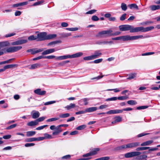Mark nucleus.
Segmentation results:
<instances>
[{"label": "nucleus", "instance_id": "37", "mask_svg": "<svg viewBox=\"0 0 160 160\" xmlns=\"http://www.w3.org/2000/svg\"><path fill=\"white\" fill-rule=\"evenodd\" d=\"M127 103L130 105H135L137 104V102L135 100H130L127 102Z\"/></svg>", "mask_w": 160, "mask_h": 160}, {"label": "nucleus", "instance_id": "48", "mask_svg": "<svg viewBox=\"0 0 160 160\" xmlns=\"http://www.w3.org/2000/svg\"><path fill=\"white\" fill-rule=\"evenodd\" d=\"M128 96H120L117 98V99L119 100H126L128 99Z\"/></svg>", "mask_w": 160, "mask_h": 160}, {"label": "nucleus", "instance_id": "47", "mask_svg": "<svg viewBox=\"0 0 160 160\" xmlns=\"http://www.w3.org/2000/svg\"><path fill=\"white\" fill-rule=\"evenodd\" d=\"M102 61V59L101 58L94 60L93 61L91 62L90 63H98L101 62Z\"/></svg>", "mask_w": 160, "mask_h": 160}, {"label": "nucleus", "instance_id": "62", "mask_svg": "<svg viewBox=\"0 0 160 160\" xmlns=\"http://www.w3.org/2000/svg\"><path fill=\"white\" fill-rule=\"evenodd\" d=\"M48 126L47 125H44L42 126H40L36 128V129L38 130H41L43 129L44 128Z\"/></svg>", "mask_w": 160, "mask_h": 160}, {"label": "nucleus", "instance_id": "15", "mask_svg": "<svg viewBox=\"0 0 160 160\" xmlns=\"http://www.w3.org/2000/svg\"><path fill=\"white\" fill-rule=\"evenodd\" d=\"M68 58H71L72 56L71 55H63L62 56H60L57 57L56 58V59L57 60H61L65 59Z\"/></svg>", "mask_w": 160, "mask_h": 160}, {"label": "nucleus", "instance_id": "49", "mask_svg": "<svg viewBox=\"0 0 160 160\" xmlns=\"http://www.w3.org/2000/svg\"><path fill=\"white\" fill-rule=\"evenodd\" d=\"M59 119V118H52L50 119H49L46 120L47 122H53L54 121H56Z\"/></svg>", "mask_w": 160, "mask_h": 160}, {"label": "nucleus", "instance_id": "33", "mask_svg": "<svg viewBox=\"0 0 160 160\" xmlns=\"http://www.w3.org/2000/svg\"><path fill=\"white\" fill-rule=\"evenodd\" d=\"M83 59L86 61H89L94 59L92 55L85 57L83 58Z\"/></svg>", "mask_w": 160, "mask_h": 160}, {"label": "nucleus", "instance_id": "31", "mask_svg": "<svg viewBox=\"0 0 160 160\" xmlns=\"http://www.w3.org/2000/svg\"><path fill=\"white\" fill-rule=\"evenodd\" d=\"M76 107V105L74 104L70 103L69 105H68L65 107L68 110H69L71 108H74Z\"/></svg>", "mask_w": 160, "mask_h": 160}, {"label": "nucleus", "instance_id": "21", "mask_svg": "<svg viewBox=\"0 0 160 160\" xmlns=\"http://www.w3.org/2000/svg\"><path fill=\"white\" fill-rule=\"evenodd\" d=\"M97 108L96 107H92L86 108L85 110L87 112H92L97 110Z\"/></svg>", "mask_w": 160, "mask_h": 160}, {"label": "nucleus", "instance_id": "36", "mask_svg": "<svg viewBox=\"0 0 160 160\" xmlns=\"http://www.w3.org/2000/svg\"><path fill=\"white\" fill-rule=\"evenodd\" d=\"M60 35L61 36L62 38H66L68 36H70L71 35V33H61L60 34Z\"/></svg>", "mask_w": 160, "mask_h": 160}, {"label": "nucleus", "instance_id": "25", "mask_svg": "<svg viewBox=\"0 0 160 160\" xmlns=\"http://www.w3.org/2000/svg\"><path fill=\"white\" fill-rule=\"evenodd\" d=\"M38 124V123L36 120H35L34 121H32L30 122H28L27 123V125L29 126H35Z\"/></svg>", "mask_w": 160, "mask_h": 160}, {"label": "nucleus", "instance_id": "28", "mask_svg": "<svg viewBox=\"0 0 160 160\" xmlns=\"http://www.w3.org/2000/svg\"><path fill=\"white\" fill-rule=\"evenodd\" d=\"M127 145H122L120 146H118L116 148V149L117 150H121L123 149H126Z\"/></svg>", "mask_w": 160, "mask_h": 160}, {"label": "nucleus", "instance_id": "23", "mask_svg": "<svg viewBox=\"0 0 160 160\" xmlns=\"http://www.w3.org/2000/svg\"><path fill=\"white\" fill-rule=\"evenodd\" d=\"M40 115V113L38 111H36L32 113V118L33 119H36L39 117Z\"/></svg>", "mask_w": 160, "mask_h": 160}, {"label": "nucleus", "instance_id": "9", "mask_svg": "<svg viewBox=\"0 0 160 160\" xmlns=\"http://www.w3.org/2000/svg\"><path fill=\"white\" fill-rule=\"evenodd\" d=\"M10 45V42L8 41L0 42V50L1 48L5 47H8ZM4 52L2 51H0V56L3 55Z\"/></svg>", "mask_w": 160, "mask_h": 160}, {"label": "nucleus", "instance_id": "4", "mask_svg": "<svg viewBox=\"0 0 160 160\" xmlns=\"http://www.w3.org/2000/svg\"><path fill=\"white\" fill-rule=\"evenodd\" d=\"M112 32V30H104L99 32L96 35V37L102 38L107 37L111 36V32Z\"/></svg>", "mask_w": 160, "mask_h": 160}, {"label": "nucleus", "instance_id": "42", "mask_svg": "<svg viewBox=\"0 0 160 160\" xmlns=\"http://www.w3.org/2000/svg\"><path fill=\"white\" fill-rule=\"evenodd\" d=\"M70 116V114L69 113H66L61 114L59 115V117L61 118H66Z\"/></svg>", "mask_w": 160, "mask_h": 160}, {"label": "nucleus", "instance_id": "16", "mask_svg": "<svg viewBox=\"0 0 160 160\" xmlns=\"http://www.w3.org/2000/svg\"><path fill=\"white\" fill-rule=\"evenodd\" d=\"M102 55L101 52V51L100 50H98L95 51L94 54L92 55L94 59L98 58L99 56Z\"/></svg>", "mask_w": 160, "mask_h": 160}, {"label": "nucleus", "instance_id": "17", "mask_svg": "<svg viewBox=\"0 0 160 160\" xmlns=\"http://www.w3.org/2000/svg\"><path fill=\"white\" fill-rule=\"evenodd\" d=\"M55 51L54 48H51L46 50L45 51H43L42 53V54L43 55H45L46 54H49L54 52Z\"/></svg>", "mask_w": 160, "mask_h": 160}, {"label": "nucleus", "instance_id": "2", "mask_svg": "<svg viewBox=\"0 0 160 160\" xmlns=\"http://www.w3.org/2000/svg\"><path fill=\"white\" fill-rule=\"evenodd\" d=\"M119 28L120 30L121 31L129 30L130 33H134L137 32V27L134 28L133 26L129 25H121Z\"/></svg>", "mask_w": 160, "mask_h": 160}, {"label": "nucleus", "instance_id": "55", "mask_svg": "<svg viewBox=\"0 0 160 160\" xmlns=\"http://www.w3.org/2000/svg\"><path fill=\"white\" fill-rule=\"evenodd\" d=\"M91 19L94 21H97L99 20V18L96 15L93 16L92 17Z\"/></svg>", "mask_w": 160, "mask_h": 160}, {"label": "nucleus", "instance_id": "44", "mask_svg": "<svg viewBox=\"0 0 160 160\" xmlns=\"http://www.w3.org/2000/svg\"><path fill=\"white\" fill-rule=\"evenodd\" d=\"M16 65V64H11V65H8L4 66V68H5V70L8 68H12Z\"/></svg>", "mask_w": 160, "mask_h": 160}, {"label": "nucleus", "instance_id": "51", "mask_svg": "<svg viewBox=\"0 0 160 160\" xmlns=\"http://www.w3.org/2000/svg\"><path fill=\"white\" fill-rule=\"evenodd\" d=\"M111 36H117L118 35L120 34L121 32H115L113 33V31L112 30V32L111 33Z\"/></svg>", "mask_w": 160, "mask_h": 160}, {"label": "nucleus", "instance_id": "40", "mask_svg": "<svg viewBox=\"0 0 160 160\" xmlns=\"http://www.w3.org/2000/svg\"><path fill=\"white\" fill-rule=\"evenodd\" d=\"M37 36H34L33 35H31L30 36H29L28 38V39L29 41H32V40H34L37 39Z\"/></svg>", "mask_w": 160, "mask_h": 160}, {"label": "nucleus", "instance_id": "18", "mask_svg": "<svg viewBox=\"0 0 160 160\" xmlns=\"http://www.w3.org/2000/svg\"><path fill=\"white\" fill-rule=\"evenodd\" d=\"M41 66V64L39 63H36L31 65L29 69H34L40 68Z\"/></svg>", "mask_w": 160, "mask_h": 160}, {"label": "nucleus", "instance_id": "32", "mask_svg": "<svg viewBox=\"0 0 160 160\" xmlns=\"http://www.w3.org/2000/svg\"><path fill=\"white\" fill-rule=\"evenodd\" d=\"M36 133L35 131H28L27 132V136L28 137H31L34 135Z\"/></svg>", "mask_w": 160, "mask_h": 160}, {"label": "nucleus", "instance_id": "64", "mask_svg": "<svg viewBox=\"0 0 160 160\" xmlns=\"http://www.w3.org/2000/svg\"><path fill=\"white\" fill-rule=\"evenodd\" d=\"M11 137V135H8L5 136H3L2 138V139L4 138L6 139H10Z\"/></svg>", "mask_w": 160, "mask_h": 160}, {"label": "nucleus", "instance_id": "1", "mask_svg": "<svg viewBox=\"0 0 160 160\" xmlns=\"http://www.w3.org/2000/svg\"><path fill=\"white\" fill-rule=\"evenodd\" d=\"M57 36L56 34L47 35L45 32H41L37 34V41H44L46 40L50 39L55 38Z\"/></svg>", "mask_w": 160, "mask_h": 160}, {"label": "nucleus", "instance_id": "8", "mask_svg": "<svg viewBox=\"0 0 160 160\" xmlns=\"http://www.w3.org/2000/svg\"><path fill=\"white\" fill-rule=\"evenodd\" d=\"M99 150L100 149L99 148H95L92 151H91L89 153L83 155L82 156L84 158L89 157L90 156L96 154L97 153V152L99 151Z\"/></svg>", "mask_w": 160, "mask_h": 160}, {"label": "nucleus", "instance_id": "43", "mask_svg": "<svg viewBox=\"0 0 160 160\" xmlns=\"http://www.w3.org/2000/svg\"><path fill=\"white\" fill-rule=\"evenodd\" d=\"M26 142H31L34 141H36V138H27L25 140Z\"/></svg>", "mask_w": 160, "mask_h": 160}, {"label": "nucleus", "instance_id": "58", "mask_svg": "<svg viewBox=\"0 0 160 160\" xmlns=\"http://www.w3.org/2000/svg\"><path fill=\"white\" fill-rule=\"evenodd\" d=\"M44 135L45 139H50L52 138V136L51 135L47 133H45Z\"/></svg>", "mask_w": 160, "mask_h": 160}, {"label": "nucleus", "instance_id": "59", "mask_svg": "<svg viewBox=\"0 0 160 160\" xmlns=\"http://www.w3.org/2000/svg\"><path fill=\"white\" fill-rule=\"evenodd\" d=\"M55 131L58 132V133H60L62 131V130L58 126L56 127Z\"/></svg>", "mask_w": 160, "mask_h": 160}, {"label": "nucleus", "instance_id": "52", "mask_svg": "<svg viewBox=\"0 0 160 160\" xmlns=\"http://www.w3.org/2000/svg\"><path fill=\"white\" fill-rule=\"evenodd\" d=\"M117 99V97H113L111 98H108L106 100V101H115Z\"/></svg>", "mask_w": 160, "mask_h": 160}, {"label": "nucleus", "instance_id": "13", "mask_svg": "<svg viewBox=\"0 0 160 160\" xmlns=\"http://www.w3.org/2000/svg\"><path fill=\"white\" fill-rule=\"evenodd\" d=\"M123 112L122 109L112 110L107 112L106 113L108 114H112L121 113Z\"/></svg>", "mask_w": 160, "mask_h": 160}, {"label": "nucleus", "instance_id": "5", "mask_svg": "<svg viewBox=\"0 0 160 160\" xmlns=\"http://www.w3.org/2000/svg\"><path fill=\"white\" fill-rule=\"evenodd\" d=\"M141 153L140 152H132L125 153L124 157L126 158H131L140 155Z\"/></svg>", "mask_w": 160, "mask_h": 160}, {"label": "nucleus", "instance_id": "26", "mask_svg": "<svg viewBox=\"0 0 160 160\" xmlns=\"http://www.w3.org/2000/svg\"><path fill=\"white\" fill-rule=\"evenodd\" d=\"M83 53L82 52H79L71 55L72 58H74L80 57L82 56Z\"/></svg>", "mask_w": 160, "mask_h": 160}, {"label": "nucleus", "instance_id": "30", "mask_svg": "<svg viewBox=\"0 0 160 160\" xmlns=\"http://www.w3.org/2000/svg\"><path fill=\"white\" fill-rule=\"evenodd\" d=\"M90 100V99L89 98H85L83 99H82L80 100L79 102H84V104L85 105H87L88 104V101Z\"/></svg>", "mask_w": 160, "mask_h": 160}, {"label": "nucleus", "instance_id": "12", "mask_svg": "<svg viewBox=\"0 0 160 160\" xmlns=\"http://www.w3.org/2000/svg\"><path fill=\"white\" fill-rule=\"evenodd\" d=\"M27 42V40L22 39L18 40L15 42H13L12 43V45H17L24 44Z\"/></svg>", "mask_w": 160, "mask_h": 160}, {"label": "nucleus", "instance_id": "57", "mask_svg": "<svg viewBox=\"0 0 160 160\" xmlns=\"http://www.w3.org/2000/svg\"><path fill=\"white\" fill-rule=\"evenodd\" d=\"M56 102V101H49L48 102H47L44 103V105H49L53 103H54Z\"/></svg>", "mask_w": 160, "mask_h": 160}, {"label": "nucleus", "instance_id": "60", "mask_svg": "<svg viewBox=\"0 0 160 160\" xmlns=\"http://www.w3.org/2000/svg\"><path fill=\"white\" fill-rule=\"evenodd\" d=\"M56 57L55 56H54V55H50V56H44V58H47V59H53V58H56Z\"/></svg>", "mask_w": 160, "mask_h": 160}, {"label": "nucleus", "instance_id": "41", "mask_svg": "<svg viewBox=\"0 0 160 160\" xmlns=\"http://www.w3.org/2000/svg\"><path fill=\"white\" fill-rule=\"evenodd\" d=\"M46 118V117H42L38 118L36 119L38 123L39 122H41L43 121Z\"/></svg>", "mask_w": 160, "mask_h": 160}, {"label": "nucleus", "instance_id": "29", "mask_svg": "<svg viewBox=\"0 0 160 160\" xmlns=\"http://www.w3.org/2000/svg\"><path fill=\"white\" fill-rule=\"evenodd\" d=\"M136 74L135 73H131L129 75L127 79L128 80H131L134 78L136 77Z\"/></svg>", "mask_w": 160, "mask_h": 160}, {"label": "nucleus", "instance_id": "11", "mask_svg": "<svg viewBox=\"0 0 160 160\" xmlns=\"http://www.w3.org/2000/svg\"><path fill=\"white\" fill-rule=\"evenodd\" d=\"M37 48L30 49H28L27 52H31V54L34 55L37 53L41 52L44 50L43 48H40L38 50H36Z\"/></svg>", "mask_w": 160, "mask_h": 160}, {"label": "nucleus", "instance_id": "14", "mask_svg": "<svg viewBox=\"0 0 160 160\" xmlns=\"http://www.w3.org/2000/svg\"><path fill=\"white\" fill-rule=\"evenodd\" d=\"M34 92L36 94L41 96L44 95H45L46 93V91H41V89H37L35 90Z\"/></svg>", "mask_w": 160, "mask_h": 160}, {"label": "nucleus", "instance_id": "22", "mask_svg": "<svg viewBox=\"0 0 160 160\" xmlns=\"http://www.w3.org/2000/svg\"><path fill=\"white\" fill-rule=\"evenodd\" d=\"M121 38L123 41H131V36L128 35L122 36Z\"/></svg>", "mask_w": 160, "mask_h": 160}, {"label": "nucleus", "instance_id": "35", "mask_svg": "<svg viewBox=\"0 0 160 160\" xmlns=\"http://www.w3.org/2000/svg\"><path fill=\"white\" fill-rule=\"evenodd\" d=\"M128 7L130 8H136L137 9H138V6L135 4H132L128 5Z\"/></svg>", "mask_w": 160, "mask_h": 160}, {"label": "nucleus", "instance_id": "56", "mask_svg": "<svg viewBox=\"0 0 160 160\" xmlns=\"http://www.w3.org/2000/svg\"><path fill=\"white\" fill-rule=\"evenodd\" d=\"M127 15L126 13L123 14L120 17V19L121 21H123L126 19V16Z\"/></svg>", "mask_w": 160, "mask_h": 160}, {"label": "nucleus", "instance_id": "38", "mask_svg": "<svg viewBox=\"0 0 160 160\" xmlns=\"http://www.w3.org/2000/svg\"><path fill=\"white\" fill-rule=\"evenodd\" d=\"M137 159L138 160L143 159H145L147 157V156L145 155H143L137 156Z\"/></svg>", "mask_w": 160, "mask_h": 160}, {"label": "nucleus", "instance_id": "6", "mask_svg": "<svg viewBox=\"0 0 160 160\" xmlns=\"http://www.w3.org/2000/svg\"><path fill=\"white\" fill-rule=\"evenodd\" d=\"M154 28V27L153 26H150L146 28H144L143 27H137V32H147Z\"/></svg>", "mask_w": 160, "mask_h": 160}, {"label": "nucleus", "instance_id": "10", "mask_svg": "<svg viewBox=\"0 0 160 160\" xmlns=\"http://www.w3.org/2000/svg\"><path fill=\"white\" fill-rule=\"evenodd\" d=\"M126 145L127 148L133 149L139 146L140 143L139 142H134L128 143Z\"/></svg>", "mask_w": 160, "mask_h": 160}, {"label": "nucleus", "instance_id": "50", "mask_svg": "<svg viewBox=\"0 0 160 160\" xmlns=\"http://www.w3.org/2000/svg\"><path fill=\"white\" fill-rule=\"evenodd\" d=\"M148 107L147 106H142L138 107L137 108V109L138 110L144 109H146Z\"/></svg>", "mask_w": 160, "mask_h": 160}, {"label": "nucleus", "instance_id": "19", "mask_svg": "<svg viewBox=\"0 0 160 160\" xmlns=\"http://www.w3.org/2000/svg\"><path fill=\"white\" fill-rule=\"evenodd\" d=\"M144 38V37L142 35L131 36V41L136 40L139 38Z\"/></svg>", "mask_w": 160, "mask_h": 160}, {"label": "nucleus", "instance_id": "20", "mask_svg": "<svg viewBox=\"0 0 160 160\" xmlns=\"http://www.w3.org/2000/svg\"><path fill=\"white\" fill-rule=\"evenodd\" d=\"M28 2H22L20 3H18L14 4L13 5L12 7H18L20 6H24L25 5H26L28 4Z\"/></svg>", "mask_w": 160, "mask_h": 160}, {"label": "nucleus", "instance_id": "61", "mask_svg": "<svg viewBox=\"0 0 160 160\" xmlns=\"http://www.w3.org/2000/svg\"><path fill=\"white\" fill-rule=\"evenodd\" d=\"M43 1H38V2H36L35 3H34L33 4L32 6H36L38 5H40L41 4V3H43Z\"/></svg>", "mask_w": 160, "mask_h": 160}, {"label": "nucleus", "instance_id": "3", "mask_svg": "<svg viewBox=\"0 0 160 160\" xmlns=\"http://www.w3.org/2000/svg\"><path fill=\"white\" fill-rule=\"evenodd\" d=\"M22 48L21 46H14L5 48L2 49V50L5 53H11L18 51Z\"/></svg>", "mask_w": 160, "mask_h": 160}, {"label": "nucleus", "instance_id": "63", "mask_svg": "<svg viewBox=\"0 0 160 160\" xmlns=\"http://www.w3.org/2000/svg\"><path fill=\"white\" fill-rule=\"evenodd\" d=\"M71 156L70 155H68L63 156L62 158L63 159H68L70 158Z\"/></svg>", "mask_w": 160, "mask_h": 160}, {"label": "nucleus", "instance_id": "34", "mask_svg": "<svg viewBox=\"0 0 160 160\" xmlns=\"http://www.w3.org/2000/svg\"><path fill=\"white\" fill-rule=\"evenodd\" d=\"M121 7L122 9L124 11H126L127 9V5L124 3H121Z\"/></svg>", "mask_w": 160, "mask_h": 160}, {"label": "nucleus", "instance_id": "45", "mask_svg": "<svg viewBox=\"0 0 160 160\" xmlns=\"http://www.w3.org/2000/svg\"><path fill=\"white\" fill-rule=\"evenodd\" d=\"M17 126V124H14L12 125H10V126L7 127L6 128V130H9L12 129V128H15Z\"/></svg>", "mask_w": 160, "mask_h": 160}, {"label": "nucleus", "instance_id": "27", "mask_svg": "<svg viewBox=\"0 0 160 160\" xmlns=\"http://www.w3.org/2000/svg\"><path fill=\"white\" fill-rule=\"evenodd\" d=\"M150 8L152 10L155 11L160 9V5H152L150 6Z\"/></svg>", "mask_w": 160, "mask_h": 160}, {"label": "nucleus", "instance_id": "53", "mask_svg": "<svg viewBox=\"0 0 160 160\" xmlns=\"http://www.w3.org/2000/svg\"><path fill=\"white\" fill-rule=\"evenodd\" d=\"M66 29L70 31H73L78 30V28H66Z\"/></svg>", "mask_w": 160, "mask_h": 160}, {"label": "nucleus", "instance_id": "24", "mask_svg": "<svg viewBox=\"0 0 160 160\" xmlns=\"http://www.w3.org/2000/svg\"><path fill=\"white\" fill-rule=\"evenodd\" d=\"M153 142V141L152 140H149L147 141L142 143L141 144V145L142 146L149 145L152 143Z\"/></svg>", "mask_w": 160, "mask_h": 160}, {"label": "nucleus", "instance_id": "46", "mask_svg": "<svg viewBox=\"0 0 160 160\" xmlns=\"http://www.w3.org/2000/svg\"><path fill=\"white\" fill-rule=\"evenodd\" d=\"M86 127V125H83L78 127L76 129L77 130H81L85 128Z\"/></svg>", "mask_w": 160, "mask_h": 160}, {"label": "nucleus", "instance_id": "39", "mask_svg": "<svg viewBox=\"0 0 160 160\" xmlns=\"http://www.w3.org/2000/svg\"><path fill=\"white\" fill-rule=\"evenodd\" d=\"M61 41L60 40H58V41H56L53 42H51L49 43H48V46H50V45H52L53 44H57L58 43H61Z\"/></svg>", "mask_w": 160, "mask_h": 160}, {"label": "nucleus", "instance_id": "54", "mask_svg": "<svg viewBox=\"0 0 160 160\" xmlns=\"http://www.w3.org/2000/svg\"><path fill=\"white\" fill-rule=\"evenodd\" d=\"M114 119L116 120V121L117 122H121L122 120V118L120 116L115 117Z\"/></svg>", "mask_w": 160, "mask_h": 160}, {"label": "nucleus", "instance_id": "7", "mask_svg": "<svg viewBox=\"0 0 160 160\" xmlns=\"http://www.w3.org/2000/svg\"><path fill=\"white\" fill-rule=\"evenodd\" d=\"M154 28V27L153 26H150L146 28H144L143 27H137V32H147Z\"/></svg>", "mask_w": 160, "mask_h": 160}]
</instances>
